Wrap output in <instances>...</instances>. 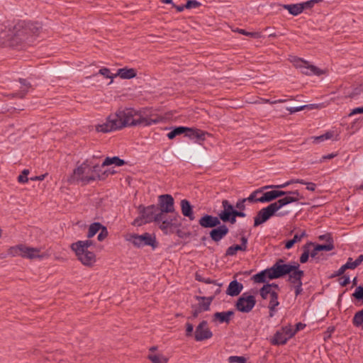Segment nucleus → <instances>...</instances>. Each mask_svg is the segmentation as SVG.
<instances>
[{"label":"nucleus","instance_id":"nucleus-1","mask_svg":"<svg viewBox=\"0 0 363 363\" xmlns=\"http://www.w3.org/2000/svg\"><path fill=\"white\" fill-rule=\"evenodd\" d=\"M41 28L38 23L19 21L12 30H9L8 35L1 33L0 38L4 39L5 42L12 47L19 45H30L39 35Z\"/></svg>","mask_w":363,"mask_h":363},{"label":"nucleus","instance_id":"nucleus-2","mask_svg":"<svg viewBox=\"0 0 363 363\" xmlns=\"http://www.w3.org/2000/svg\"><path fill=\"white\" fill-rule=\"evenodd\" d=\"M136 111L133 108H125L116 114L110 115L106 121L96 126L98 132L108 133L121 129L128 125H135L136 120L134 116Z\"/></svg>","mask_w":363,"mask_h":363},{"label":"nucleus","instance_id":"nucleus-3","mask_svg":"<svg viewBox=\"0 0 363 363\" xmlns=\"http://www.w3.org/2000/svg\"><path fill=\"white\" fill-rule=\"evenodd\" d=\"M290 200L278 199L277 201L271 203L269 206L259 211L254 218V226L257 227L268 220L272 216H277L279 217L284 216L288 214L287 211L278 212L286 203Z\"/></svg>","mask_w":363,"mask_h":363},{"label":"nucleus","instance_id":"nucleus-4","mask_svg":"<svg viewBox=\"0 0 363 363\" xmlns=\"http://www.w3.org/2000/svg\"><path fill=\"white\" fill-rule=\"evenodd\" d=\"M167 214L157 213L155 222L164 234L170 235L174 233L176 228L180 226L178 220L179 215L178 213H173V215Z\"/></svg>","mask_w":363,"mask_h":363},{"label":"nucleus","instance_id":"nucleus-5","mask_svg":"<svg viewBox=\"0 0 363 363\" xmlns=\"http://www.w3.org/2000/svg\"><path fill=\"white\" fill-rule=\"evenodd\" d=\"M8 254L13 257L21 256L22 257L30 259L35 258L42 259L45 257V255L41 253L39 248L27 247L24 245H18L11 247L8 250Z\"/></svg>","mask_w":363,"mask_h":363},{"label":"nucleus","instance_id":"nucleus-6","mask_svg":"<svg viewBox=\"0 0 363 363\" xmlns=\"http://www.w3.org/2000/svg\"><path fill=\"white\" fill-rule=\"evenodd\" d=\"M293 269V264H286L282 259H278L271 267L268 268L271 279L283 277Z\"/></svg>","mask_w":363,"mask_h":363},{"label":"nucleus","instance_id":"nucleus-7","mask_svg":"<svg viewBox=\"0 0 363 363\" xmlns=\"http://www.w3.org/2000/svg\"><path fill=\"white\" fill-rule=\"evenodd\" d=\"M91 168V161L86 160L80 166L74 169V176L78 180L84 183L89 184L94 181V177Z\"/></svg>","mask_w":363,"mask_h":363},{"label":"nucleus","instance_id":"nucleus-8","mask_svg":"<svg viewBox=\"0 0 363 363\" xmlns=\"http://www.w3.org/2000/svg\"><path fill=\"white\" fill-rule=\"evenodd\" d=\"M156 210L157 207L155 205L147 207L138 206V225L155 221Z\"/></svg>","mask_w":363,"mask_h":363},{"label":"nucleus","instance_id":"nucleus-9","mask_svg":"<svg viewBox=\"0 0 363 363\" xmlns=\"http://www.w3.org/2000/svg\"><path fill=\"white\" fill-rule=\"evenodd\" d=\"M294 65L301 69V72L306 75H317L320 76L323 74V71L317 67L310 65L308 62L305 61L301 58L294 57L292 60Z\"/></svg>","mask_w":363,"mask_h":363},{"label":"nucleus","instance_id":"nucleus-10","mask_svg":"<svg viewBox=\"0 0 363 363\" xmlns=\"http://www.w3.org/2000/svg\"><path fill=\"white\" fill-rule=\"evenodd\" d=\"M256 304V300L254 296L248 295L244 293L238 299L235 307L236 309L242 313L250 312Z\"/></svg>","mask_w":363,"mask_h":363},{"label":"nucleus","instance_id":"nucleus-11","mask_svg":"<svg viewBox=\"0 0 363 363\" xmlns=\"http://www.w3.org/2000/svg\"><path fill=\"white\" fill-rule=\"evenodd\" d=\"M159 213H175L174 200L170 194H162L158 196Z\"/></svg>","mask_w":363,"mask_h":363},{"label":"nucleus","instance_id":"nucleus-12","mask_svg":"<svg viewBox=\"0 0 363 363\" xmlns=\"http://www.w3.org/2000/svg\"><path fill=\"white\" fill-rule=\"evenodd\" d=\"M138 125L144 126L150 125L153 123H157L162 121V118L152 113V111L147 109L146 111H138Z\"/></svg>","mask_w":363,"mask_h":363},{"label":"nucleus","instance_id":"nucleus-13","mask_svg":"<svg viewBox=\"0 0 363 363\" xmlns=\"http://www.w3.org/2000/svg\"><path fill=\"white\" fill-rule=\"evenodd\" d=\"M213 333L206 320L201 321L196 328L194 337L196 341H203L212 337Z\"/></svg>","mask_w":363,"mask_h":363},{"label":"nucleus","instance_id":"nucleus-14","mask_svg":"<svg viewBox=\"0 0 363 363\" xmlns=\"http://www.w3.org/2000/svg\"><path fill=\"white\" fill-rule=\"evenodd\" d=\"M74 251L78 259L82 263V264L91 267L96 262L95 254L89 250H72Z\"/></svg>","mask_w":363,"mask_h":363},{"label":"nucleus","instance_id":"nucleus-15","mask_svg":"<svg viewBox=\"0 0 363 363\" xmlns=\"http://www.w3.org/2000/svg\"><path fill=\"white\" fill-rule=\"evenodd\" d=\"M150 246L155 250L158 246V242L153 234L145 233L143 235H138V247Z\"/></svg>","mask_w":363,"mask_h":363},{"label":"nucleus","instance_id":"nucleus-16","mask_svg":"<svg viewBox=\"0 0 363 363\" xmlns=\"http://www.w3.org/2000/svg\"><path fill=\"white\" fill-rule=\"evenodd\" d=\"M276 198L281 197L280 199H287L289 200H291L288 201L286 205L297 202L301 199H303V195H301L298 190L295 191H284L281 190H274Z\"/></svg>","mask_w":363,"mask_h":363},{"label":"nucleus","instance_id":"nucleus-17","mask_svg":"<svg viewBox=\"0 0 363 363\" xmlns=\"http://www.w3.org/2000/svg\"><path fill=\"white\" fill-rule=\"evenodd\" d=\"M294 269L289 273L288 281L292 285L302 283L304 277V272L300 269V264L298 262H293Z\"/></svg>","mask_w":363,"mask_h":363},{"label":"nucleus","instance_id":"nucleus-18","mask_svg":"<svg viewBox=\"0 0 363 363\" xmlns=\"http://www.w3.org/2000/svg\"><path fill=\"white\" fill-rule=\"evenodd\" d=\"M228 232L227 225L220 224L209 232V236L213 242H218L228 235Z\"/></svg>","mask_w":363,"mask_h":363},{"label":"nucleus","instance_id":"nucleus-19","mask_svg":"<svg viewBox=\"0 0 363 363\" xmlns=\"http://www.w3.org/2000/svg\"><path fill=\"white\" fill-rule=\"evenodd\" d=\"M220 218L219 216H213L205 214L199 220V224L204 228H214L220 224Z\"/></svg>","mask_w":363,"mask_h":363},{"label":"nucleus","instance_id":"nucleus-20","mask_svg":"<svg viewBox=\"0 0 363 363\" xmlns=\"http://www.w3.org/2000/svg\"><path fill=\"white\" fill-rule=\"evenodd\" d=\"M223 210L218 213L219 218L223 223H227L230 220L233 212L235 210L234 206L226 199L222 201Z\"/></svg>","mask_w":363,"mask_h":363},{"label":"nucleus","instance_id":"nucleus-21","mask_svg":"<svg viewBox=\"0 0 363 363\" xmlns=\"http://www.w3.org/2000/svg\"><path fill=\"white\" fill-rule=\"evenodd\" d=\"M184 134L191 140L196 139L198 141H203L207 133L198 128L186 127Z\"/></svg>","mask_w":363,"mask_h":363},{"label":"nucleus","instance_id":"nucleus-22","mask_svg":"<svg viewBox=\"0 0 363 363\" xmlns=\"http://www.w3.org/2000/svg\"><path fill=\"white\" fill-rule=\"evenodd\" d=\"M234 315L233 311L216 312L213 315V321H218L220 323H229L231 318Z\"/></svg>","mask_w":363,"mask_h":363},{"label":"nucleus","instance_id":"nucleus-23","mask_svg":"<svg viewBox=\"0 0 363 363\" xmlns=\"http://www.w3.org/2000/svg\"><path fill=\"white\" fill-rule=\"evenodd\" d=\"M180 205L183 216L189 218L190 220H194L195 219V216L194 214L193 207L190 202L186 199H182Z\"/></svg>","mask_w":363,"mask_h":363},{"label":"nucleus","instance_id":"nucleus-24","mask_svg":"<svg viewBox=\"0 0 363 363\" xmlns=\"http://www.w3.org/2000/svg\"><path fill=\"white\" fill-rule=\"evenodd\" d=\"M242 289V284L238 282L237 280H233L230 282L228 287L226 290V294L230 296H236L240 294Z\"/></svg>","mask_w":363,"mask_h":363},{"label":"nucleus","instance_id":"nucleus-25","mask_svg":"<svg viewBox=\"0 0 363 363\" xmlns=\"http://www.w3.org/2000/svg\"><path fill=\"white\" fill-rule=\"evenodd\" d=\"M19 82L21 83L20 91L13 94H11L12 97H17L20 99H23L28 92L31 85L30 82H28L26 79H20Z\"/></svg>","mask_w":363,"mask_h":363},{"label":"nucleus","instance_id":"nucleus-26","mask_svg":"<svg viewBox=\"0 0 363 363\" xmlns=\"http://www.w3.org/2000/svg\"><path fill=\"white\" fill-rule=\"evenodd\" d=\"M195 279L198 281L213 284L214 286H216V291H213L214 296H216L218 294H220L222 284H218L216 280H212L210 278H205L199 272L196 273Z\"/></svg>","mask_w":363,"mask_h":363},{"label":"nucleus","instance_id":"nucleus-27","mask_svg":"<svg viewBox=\"0 0 363 363\" xmlns=\"http://www.w3.org/2000/svg\"><path fill=\"white\" fill-rule=\"evenodd\" d=\"M126 162L121 159L118 156H114L112 157H107L105 158L104 162H102V167H106L110 165H115L116 167H121L125 164Z\"/></svg>","mask_w":363,"mask_h":363},{"label":"nucleus","instance_id":"nucleus-28","mask_svg":"<svg viewBox=\"0 0 363 363\" xmlns=\"http://www.w3.org/2000/svg\"><path fill=\"white\" fill-rule=\"evenodd\" d=\"M119 76L122 79H132L136 76V72L134 69L121 68L118 69L115 77Z\"/></svg>","mask_w":363,"mask_h":363},{"label":"nucleus","instance_id":"nucleus-29","mask_svg":"<svg viewBox=\"0 0 363 363\" xmlns=\"http://www.w3.org/2000/svg\"><path fill=\"white\" fill-rule=\"evenodd\" d=\"M216 296L212 295L209 297L196 296V299L201 300L197 306L203 311H207L210 309V305Z\"/></svg>","mask_w":363,"mask_h":363},{"label":"nucleus","instance_id":"nucleus-30","mask_svg":"<svg viewBox=\"0 0 363 363\" xmlns=\"http://www.w3.org/2000/svg\"><path fill=\"white\" fill-rule=\"evenodd\" d=\"M269 303L268 306L269 310V317H273L274 315L275 312L277 311V307L279 305V302L278 301V294L272 293V296H269Z\"/></svg>","mask_w":363,"mask_h":363},{"label":"nucleus","instance_id":"nucleus-31","mask_svg":"<svg viewBox=\"0 0 363 363\" xmlns=\"http://www.w3.org/2000/svg\"><path fill=\"white\" fill-rule=\"evenodd\" d=\"M289 338L282 331H277L271 340V343L274 345H285Z\"/></svg>","mask_w":363,"mask_h":363},{"label":"nucleus","instance_id":"nucleus-32","mask_svg":"<svg viewBox=\"0 0 363 363\" xmlns=\"http://www.w3.org/2000/svg\"><path fill=\"white\" fill-rule=\"evenodd\" d=\"M282 7L284 9H286L289 13L293 16H298L303 11V6L301 4H284L282 5Z\"/></svg>","mask_w":363,"mask_h":363},{"label":"nucleus","instance_id":"nucleus-33","mask_svg":"<svg viewBox=\"0 0 363 363\" xmlns=\"http://www.w3.org/2000/svg\"><path fill=\"white\" fill-rule=\"evenodd\" d=\"M93 245V241L90 240H79L74 242L71 245L72 250H89V247Z\"/></svg>","mask_w":363,"mask_h":363},{"label":"nucleus","instance_id":"nucleus-34","mask_svg":"<svg viewBox=\"0 0 363 363\" xmlns=\"http://www.w3.org/2000/svg\"><path fill=\"white\" fill-rule=\"evenodd\" d=\"M102 167V164L100 166L98 164H94L91 161V172H93V176L94 177V181L96 179L102 180L105 178L106 172H104L103 173L101 174Z\"/></svg>","mask_w":363,"mask_h":363},{"label":"nucleus","instance_id":"nucleus-35","mask_svg":"<svg viewBox=\"0 0 363 363\" xmlns=\"http://www.w3.org/2000/svg\"><path fill=\"white\" fill-rule=\"evenodd\" d=\"M269 271H268V268L255 274L252 277V279L255 282L257 283H264L266 281V279L268 278L269 279H271V277L269 276Z\"/></svg>","mask_w":363,"mask_h":363},{"label":"nucleus","instance_id":"nucleus-36","mask_svg":"<svg viewBox=\"0 0 363 363\" xmlns=\"http://www.w3.org/2000/svg\"><path fill=\"white\" fill-rule=\"evenodd\" d=\"M312 246H313V243L311 242H307L303 246V253L300 257L301 263H306L308 260L310 255V248H311Z\"/></svg>","mask_w":363,"mask_h":363},{"label":"nucleus","instance_id":"nucleus-37","mask_svg":"<svg viewBox=\"0 0 363 363\" xmlns=\"http://www.w3.org/2000/svg\"><path fill=\"white\" fill-rule=\"evenodd\" d=\"M275 199H277V198L274 190L267 191L264 193L261 197L257 198V200H259L260 203H268Z\"/></svg>","mask_w":363,"mask_h":363},{"label":"nucleus","instance_id":"nucleus-38","mask_svg":"<svg viewBox=\"0 0 363 363\" xmlns=\"http://www.w3.org/2000/svg\"><path fill=\"white\" fill-rule=\"evenodd\" d=\"M272 293H276L272 290V285L269 284H264L259 290V294L263 299H267L268 296H272Z\"/></svg>","mask_w":363,"mask_h":363},{"label":"nucleus","instance_id":"nucleus-39","mask_svg":"<svg viewBox=\"0 0 363 363\" xmlns=\"http://www.w3.org/2000/svg\"><path fill=\"white\" fill-rule=\"evenodd\" d=\"M104 226L100 223H94L90 225L87 233V238L94 237Z\"/></svg>","mask_w":363,"mask_h":363},{"label":"nucleus","instance_id":"nucleus-40","mask_svg":"<svg viewBox=\"0 0 363 363\" xmlns=\"http://www.w3.org/2000/svg\"><path fill=\"white\" fill-rule=\"evenodd\" d=\"M186 130V127H184V126L175 127L172 131L168 133L167 138L169 140H172L177 135H179L183 133H185Z\"/></svg>","mask_w":363,"mask_h":363},{"label":"nucleus","instance_id":"nucleus-41","mask_svg":"<svg viewBox=\"0 0 363 363\" xmlns=\"http://www.w3.org/2000/svg\"><path fill=\"white\" fill-rule=\"evenodd\" d=\"M352 324L355 327H360L363 324V308L355 313L352 318Z\"/></svg>","mask_w":363,"mask_h":363},{"label":"nucleus","instance_id":"nucleus-42","mask_svg":"<svg viewBox=\"0 0 363 363\" xmlns=\"http://www.w3.org/2000/svg\"><path fill=\"white\" fill-rule=\"evenodd\" d=\"M148 359L152 363H167L168 359L162 354H149Z\"/></svg>","mask_w":363,"mask_h":363},{"label":"nucleus","instance_id":"nucleus-43","mask_svg":"<svg viewBox=\"0 0 363 363\" xmlns=\"http://www.w3.org/2000/svg\"><path fill=\"white\" fill-rule=\"evenodd\" d=\"M245 216L246 214L244 212L235 209L231 216L230 217V220L228 222H229L231 224H235L236 223L237 217L245 218Z\"/></svg>","mask_w":363,"mask_h":363},{"label":"nucleus","instance_id":"nucleus-44","mask_svg":"<svg viewBox=\"0 0 363 363\" xmlns=\"http://www.w3.org/2000/svg\"><path fill=\"white\" fill-rule=\"evenodd\" d=\"M242 247L239 245H233L230 246L225 252V256H234L236 255L238 251H241Z\"/></svg>","mask_w":363,"mask_h":363},{"label":"nucleus","instance_id":"nucleus-45","mask_svg":"<svg viewBox=\"0 0 363 363\" xmlns=\"http://www.w3.org/2000/svg\"><path fill=\"white\" fill-rule=\"evenodd\" d=\"M334 249V245L333 242H329L324 245H315V250L320 251H330Z\"/></svg>","mask_w":363,"mask_h":363},{"label":"nucleus","instance_id":"nucleus-46","mask_svg":"<svg viewBox=\"0 0 363 363\" xmlns=\"http://www.w3.org/2000/svg\"><path fill=\"white\" fill-rule=\"evenodd\" d=\"M292 184H305V180L300 179H291L283 184L277 185V189H282V188H285Z\"/></svg>","mask_w":363,"mask_h":363},{"label":"nucleus","instance_id":"nucleus-47","mask_svg":"<svg viewBox=\"0 0 363 363\" xmlns=\"http://www.w3.org/2000/svg\"><path fill=\"white\" fill-rule=\"evenodd\" d=\"M238 32L240 34L250 36L254 38H260L262 37L261 33L259 32H247L243 29H238Z\"/></svg>","mask_w":363,"mask_h":363},{"label":"nucleus","instance_id":"nucleus-48","mask_svg":"<svg viewBox=\"0 0 363 363\" xmlns=\"http://www.w3.org/2000/svg\"><path fill=\"white\" fill-rule=\"evenodd\" d=\"M352 296L357 300L362 301L363 303V286H357Z\"/></svg>","mask_w":363,"mask_h":363},{"label":"nucleus","instance_id":"nucleus-49","mask_svg":"<svg viewBox=\"0 0 363 363\" xmlns=\"http://www.w3.org/2000/svg\"><path fill=\"white\" fill-rule=\"evenodd\" d=\"M230 363H246V359L244 357L230 356L228 358Z\"/></svg>","mask_w":363,"mask_h":363},{"label":"nucleus","instance_id":"nucleus-50","mask_svg":"<svg viewBox=\"0 0 363 363\" xmlns=\"http://www.w3.org/2000/svg\"><path fill=\"white\" fill-rule=\"evenodd\" d=\"M29 174L28 169H23L21 174L18 177V182L20 183H26L28 181V175Z\"/></svg>","mask_w":363,"mask_h":363},{"label":"nucleus","instance_id":"nucleus-51","mask_svg":"<svg viewBox=\"0 0 363 363\" xmlns=\"http://www.w3.org/2000/svg\"><path fill=\"white\" fill-rule=\"evenodd\" d=\"M201 5V4L196 0H189L186 2V4L184 5L186 9H195L198 8Z\"/></svg>","mask_w":363,"mask_h":363},{"label":"nucleus","instance_id":"nucleus-52","mask_svg":"<svg viewBox=\"0 0 363 363\" xmlns=\"http://www.w3.org/2000/svg\"><path fill=\"white\" fill-rule=\"evenodd\" d=\"M260 193H261L260 190L256 189L247 198H244V199H247V201H249V202H259V200H257V199L256 198V196Z\"/></svg>","mask_w":363,"mask_h":363},{"label":"nucleus","instance_id":"nucleus-53","mask_svg":"<svg viewBox=\"0 0 363 363\" xmlns=\"http://www.w3.org/2000/svg\"><path fill=\"white\" fill-rule=\"evenodd\" d=\"M282 332L286 335V337L290 339L296 334V330H293L290 326L283 328Z\"/></svg>","mask_w":363,"mask_h":363},{"label":"nucleus","instance_id":"nucleus-54","mask_svg":"<svg viewBox=\"0 0 363 363\" xmlns=\"http://www.w3.org/2000/svg\"><path fill=\"white\" fill-rule=\"evenodd\" d=\"M99 73L100 74L104 76L106 78L113 79V77H116L115 74L114 75L111 74V71L108 68L104 67V68L100 69L99 71Z\"/></svg>","mask_w":363,"mask_h":363},{"label":"nucleus","instance_id":"nucleus-55","mask_svg":"<svg viewBox=\"0 0 363 363\" xmlns=\"http://www.w3.org/2000/svg\"><path fill=\"white\" fill-rule=\"evenodd\" d=\"M323 0H309L306 2L301 3L302 6H303V9H309L314 6V5L318 2L322 1Z\"/></svg>","mask_w":363,"mask_h":363},{"label":"nucleus","instance_id":"nucleus-56","mask_svg":"<svg viewBox=\"0 0 363 363\" xmlns=\"http://www.w3.org/2000/svg\"><path fill=\"white\" fill-rule=\"evenodd\" d=\"M245 202H247V199H241L238 200L235 204V208L238 211L243 212V211L245 209Z\"/></svg>","mask_w":363,"mask_h":363},{"label":"nucleus","instance_id":"nucleus-57","mask_svg":"<svg viewBox=\"0 0 363 363\" xmlns=\"http://www.w3.org/2000/svg\"><path fill=\"white\" fill-rule=\"evenodd\" d=\"M344 265L347 269H354L357 267V263L354 261H352V257H349L347 259V262Z\"/></svg>","mask_w":363,"mask_h":363},{"label":"nucleus","instance_id":"nucleus-58","mask_svg":"<svg viewBox=\"0 0 363 363\" xmlns=\"http://www.w3.org/2000/svg\"><path fill=\"white\" fill-rule=\"evenodd\" d=\"M107 235H108V230H107L106 228L104 226L101 229L100 233L98 235L97 239L99 241H102L107 237Z\"/></svg>","mask_w":363,"mask_h":363},{"label":"nucleus","instance_id":"nucleus-59","mask_svg":"<svg viewBox=\"0 0 363 363\" xmlns=\"http://www.w3.org/2000/svg\"><path fill=\"white\" fill-rule=\"evenodd\" d=\"M125 238L127 241L131 242L134 246H136V235L133 233H128L125 235Z\"/></svg>","mask_w":363,"mask_h":363},{"label":"nucleus","instance_id":"nucleus-60","mask_svg":"<svg viewBox=\"0 0 363 363\" xmlns=\"http://www.w3.org/2000/svg\"><path fill=\"white\" fill-rule=\"evenodd\" d=\"M347 270L345 265H342L337 271L335 272L330 276V279L335 278L336 277L341 276L344 274V272Z\"/></svg>","mask_w":363,"mask_h":363},{"label":"nucleus","instance_id":"nucleus-61","mask_svg":"<svg viewBox=\"0 0 363 363\" xmlns=\"http://www.w3.org/2000/svg\"><path fill=\"white\" fill-rule=\"evenodd\" d=\"M306 108V106H300L296 107H289L286 108V110L289 111L290 113H294L296 112L303 111Z\"/></svg>","mask_w":363,"mask_h":363},{"label":"nucleus","instance_id":"nucleus-62","mask_svg":"<svg viewBox=\"0 0 363 363\" xmlns=\"http://www.w3.org/2000/svg\"><path fill=\"white\" fill-rule=\"evenodd\" d=\"M362 92V85H361L359 87L355 88L350 94L349 97L353 98L357 95L360 94V93Z\"/></svg>","mask_w":363,"mask_h":363},{"label":"nucleus","instance_id":"nucleus-63","mask_svg":"<svg viewBox=\"0 0 363 363\" xmlns=\"http://www.w3.org/2000/svg\"><path fill=\"white\" fill-rule=\"evenodd\" d=\"M306 236V232L303 231L301 234H295L292 240L296 243V242H300L302 240V238Z\"/></svg>","mask_w":363,"mask_h":363},{"label":"nucleus","instance_id":"nucleus-64","mask_svg":"<svg viewBox=\"0 0 363 363\" xmlns=\"http://www.w3.org/2000/svg\"><path fill=\"white\" fill-rule=\"evenodd\" d=\"M350 282V279L348 276H343L340 279V285L342 286H345Z\"/></svg>","mask_w":363,"mask_h":363}]
</instances>
